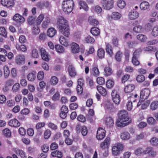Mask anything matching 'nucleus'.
<instances>
[{"label": "nucleus", "mask_w": 158, "mask_h": 158, "mask_svg": "<svg viewBox=\"0 0 158 158\" xmlns=\"http://www.w3.org/2000/svg\"><path fill=\"white\" fill-rule=\"evenodd\" d=\"M122 55V52L120 51H118L116 53L115 56L116 60L118 61H120Z\"/></svg>", "instance_id": "nucleus-47"}, {"label": "nucleus", "mask_w": 158, "mask_h": 158, "mask_svg": "<svg viewBox=\"0 0 158 158\" xmlns=\"http://www.w3.org/2000/svg\"><path fill=\"white\" fill-rule=\"evenodd\" d=\"M44 18V15H40L38 17L36 21V23L37 25L40 24Z\"/></svg>", "instance_id": "nucleus-52"}, {"label": "nucleus", "mask_w": 158, "mask_h": 158, "mask_svg": "<svg viewBox=\"0 0 158 158\" xmlns=\"http://www.w3.org/2000/svg\"><path fill=\"white\" fill-rule=\"evenodd\" d=\"M1 3L3 6L8 8L13 7L14 4V0H2Z\"/></svg>", "instance_id": "nucleus-10"}, {"label": "nucleus", "mask_w": 158, "mask_h": 158, "mask_svg": "<svg viewBox=\"0 0 158 158\" xmlns=\"http://www.w3.org/2000/svg\"><path fill=\"white\" fill-rule=\"evenodd\" d=\"M88 20L90 24L93 26H96L98 24V22L97 20L92 19L91 17H89Z\"/></svg>", "instance_id": "nucleus-42"}, {"label": "nucleus", "mask_w": 158, "mask_h": 158, "mask_svg": "<svg viewBox=\"0 0 158 158\" xmlns=\"http://www.w3.org/2000/svg\"><path fill=\"white\" fill-rule=\"evenodd\" d=\"M142 27L140 25H138L135 26L133 28V30L134 32L137 33H141L142 31Z\"/></svg>", "instance_id": "nucleus-43"}, {"label": "nucleus", "mask_w": 158, "mask_h": 158, "mask_svg": "<svg viewBox=\"0 0 158 158\" xmlns=\"http://www.w3.org/2000/svg\"><path fill=\"white\" fill-rule=\"evenodd\" d=\"M16 62L19 65H22L25 63V57L23 55H19L16 57Z\"/></svg>", "instance_id": "nucleus-15"}, {"label": "nucleus", "mask_w": 158, "mask_h": 158, "mask_svg": "<svg viewBox=\"0 0 158 158\" xmlns=\"http://www.w3.org/2000/svg\"><path fill=\"white\" fill-rule=\"evenodd\" d=\"M137 39L141 42H144L147 39V37L145 35L140 34L137 36Z\"/></svg>", "instance_id": "nucleus-48"}, {"label": "nucleus", "mask_w": 158, "mask_h": 158, "mask_svg": "<svg viewBox=\"0 0 158 158\" xmlns=\"http://www.w3.org/2000/svg\"><path fill=\"white\" fill-rule=\"evenodd\" d=\"M117 6L119 8L123 9L126 6L125 2L123 0H119L118 2Z\"/></svg>", "instance_id": "nucleus-44"}, {"label": "nucleus", "mask_w": 158, "mask_h": 158, "mask_svg": "<svg viewBox=\"0 0 158 158\" xmlns=\"http://www.w3.org/2000/svg\"><path fill=\"white\" fill-rule=\"evenodd\" d=\"M7 52L4 48H0V56H7Z\"/></svg>", "instance_id": "nucleus-62"}, {"label": "nucleus", "mask_w": 158, "mask_h": 158, "mask_svg": "<svg viewBox=\"0 0 158 158\" xmlns=\"http://www.w3.org/2000/svg\"><path fill=\"white\" fill-rule=\"evenodd\" d=\"M121 17V15L119 13L116 12H113L111 16V18L115 20H117L119 19Z\"/></svg>", "instance_id": "nucleus-29"}, {"label": "nucleus", "mask_w": 158, "mask_h": 158, "mask_svg": "<svg viewBox=\"0 0 158 158\" xmlns=\"http://www.w3.org/2000/svg\"><path fill=\"white\" fill-rule=\"evenodd\" d=\"M139 16V13L136 11H131L129 14V18L131 20H134Z\"/></svg>", "instance_id": "nucleus-17"}, {"label": "nucleus", "mask_w": 158, "mask_h": 158, "mask_svg": "<svg viewBox=\"0 0 158 158\" xmlns=\"http://www.w3.org/2000/svg\"><path fill=\"white\" fill-rule=\"evenodd\" d=\"M101 4L103 8L106 10H110L113 6L112 0H102Z\"/></svg>", "instance_id": "nucleus-4"}, {"label": "nucleus", "mask_w": 158, "mask_h": 158, "mask_svg": "<svg viewBox=\"0 0 158 158\" xmlns=\"http://www.w3.org/2000/svg\"><path fill=\"white\" fill-rule=\"evenodd\" d=\"M59 41L60 43L65 46L67 47L69 45L68 42L67 40L63 36H61L59 39Z\"/></svg>", "instance_id": "nucleus-34"}, {"label": "nucleus", "mask_w": 158, "mask_h": 158, "mask_svg": "<svg viewBox=\"0 0 158 158\" xmlns=\"http://www.w3.org/2000/svg\"><path fill=\"white\" fill-rule=\"evenodd\" d=\"M55 49L57 52L59 53H63L64 52L63 47L60 45H56L55 46Z\"/></svg>", "instance_id": "nucleus-33"}, {"label": "nucleus", "mask_w": 158, "mask_h": 158, "mask_svg": "<svg viewBox=\"0 0 158 158\" xmlns=\"http://www.w3.org/2000/svg\"><path fill=\"white\" fill-rule=\"evenodd\" d=\"M106 50L110 56H111L113 55V49L111 45L108 43L106 44Z\"/></svg>", "instance_id": "nucleus-22"}, {"label": "nucleus", "mask_w": 158, "mask_h": 158, "mask_svg": "<svg viewBox=\"0 0 158 158\" xmlns=\"http://www.w3.org/2000/svg\"><path fill=\"white\" fill-rule=\"evenodd\" d=\"M56 31L54 28H49L47 31V34L48 36L52 37L56 34Z\"/></svg>", "instance_id": "nucleus-21"}, {"label": "nucleus", "mask_w": 158, "mask_h": 158, "mask_svg": "<svg viewBox=\"0 0 158 158\" xmlns=\"http://www.w3.org/2000/svg\"><path fill=\"white\" fill-rule=\"evenodd\" d=\"M134 85L131 84L127 85L125 88L124 91L126 93H129L133 91L135 89Z\"/></svg>", "instance_id": "nucleus-20"}, {"label": "nucleus", "mask_w": 158, "mask_h": 158, "mask_svg": "<svg viewBox=\"0 0 158 158\" xmlns=\"http://www.w3.org/2000/svg\"><path fill=\"white\" fill-rule=\"evenodd\" d=\"M143 149L142 148H139L135 151V154L136 155H140L143 154Z\"/></svg>", "instance_id": "nucleus-64"}, {"label": "nucleus", "mask_w": 158, "mask_h": 158, "mask_svg": "<svg viewBox=\"0 0 158 158\" xmlns=\"http://www.w3.org/2000/svg\"><path fill=\"white\" fill-rule=\"evenodd\" d=\"M68 111L67 107L65 106H63L60 108V118L63 119L65 118L67 116Z\"/></svg>", "instance_id": "nucleus-9"}, {"label": "nucleus", "mask_w": 158, "mask_h": 158, "mask_svg": "<svg viewBox=\"0 0 158 158\" xmlns=\"http://www.w3.org/2000/svg\"><path fill=\"white\" fill-rule=\"evenodd\" d=\"M129 117L127 112L125 110L120 111L118 113V118L116 124L119 127H123L129 124L130 121H129Z\"/></svg>", "instance_id": "nucleus-2"}, {"label": "nucleus", "mask_w": 158, "mask_h": 158, "mask_svg": "<svg viewBox=\"0 0 158 158\" xmlns=\"http://www.w3.org/2000/svg\"><path fill=\"white\" fill-rule=\"evenodd\" d=\"M71 50L72 53H76L80 51L79 45L75 43H73L71 44Z\"/></svg>", "instance_id": "nucleus-14"}, {"label": "nucleus", "mask_w": 158, "mask_h": 158, "mask_svg": "<svg viewBox=\"0 0 158 158\" xmlns=\"http://www.w3.org/2000/svg\"><path fill=\"white\" fill-rule=\"evenodd\" d=\"M149 3L146 1L141 2L140 5V8L142 10H145L148 9L149 7Z\"/></svg>", "instance_id": "nucleus-28"}, {"label": "nucleus", "mask_w": 158, "mask_h": 158, "mask_svg": "<svg viewBox=\"0 0 158 158\" xmlns=\"http://www.w3.org/2000/svg\"><path fill=\"white\" fill-rule=\"evenodd\" d=\"M0 35L5 37H6L7 33L5 28L2 27H0Z\"/></svg>", "instance_id": "nucleus-53"}, {"label": "nucleus", "mask_w": 158, "mask_h": 158, "mask_svg": "<svg viewBox=\"0 0 158 158\" xmlns=\"http://www.w3.org/2000/svg\"><path fill=\"white\" fill-rule=\"evenodd\" d=\"M150 109L152 110H155L158 108V101H154L152 102L150 105Z\"/></svg>", "instance_id": "nucleus-38"}, {"label": "nucleus", "mask_w": 158, "mask_h": 158, "mask_svg": "<svg viewBox=\"0 0 158 158\" xmlns=\"http://www.w3.org/2000/svg\"><path fill=\"white\" fill-rule=\"evenodd\" d=\"M106 131L103 129L99 128L97 131L96 137L98 140H102L105 136Z\"/></svg>", "instance_id": "nucleus-8"}, {"label": "nucleus", "mask_w": 158, "mask_h": 158, "mask_svg": "<svg viewBox=\"0 0 158 158\" xmlns=\"http://www.w3.org/2000/svg\"><path fill=\"white\" fill-rule=\"evenodd\" d=\"M4 75L5 78L8 77L10 75V71L8 67L5 65L3 67Z\"/></svg>", "instance_id": "nucleus-31"}, {"label": "nucleus", "mask_w": 158, "mask_h": 158, "mask_svg": "<svg viewBox=\"0 0 158 158\" xmlns=\"http://www.w3.org/2000/svg\"><path fill=\"white\" fill-rule=\"evenodd\" d=\"M120 137L123 140H128L130 137V135L128 132L125 131L123 132L121 134Z\"/></svg>", "instance_id": "nucleus-26"}, {"label": "nucleus", "mask_w": 158, "mask_h": 158, "mask_svg": "<svg viewBox=\"0 0 158 158\" xmlns=\"http://www.w3.org/2000/svg\"><path fill=\"white\" fill-rule=\"evenodd\" d=\"M110 143V138L107 137L104 140V142L101 143L100 147L102 149H107Z\"/></svg>", "instance_id": "nucleus-16"}, {"label": "nucleus", "mask_w": 158, "mask_h": 158, "mask_svg": "<svg viewBox=\"0 0 158 158\" xmlns=\"http://www.w3.org/2000/svg\"><path fill=\"white\" fill-rule=\"evenodd\" d=\"M136 80L138 82H142L145 80V77L142 74L139 75L136 77Z\"/></svg>", "instance_id": "nucleus-39"}, {"label": "nucleus", "mask_w": 158, "mask_h": 158, "mask_svg": "<svg viewBox=\"0 0 158 158\" xmlns=\"http://www.w3.org/2000/svg\"><path fill=\"white\" fill-rule=\"evenodd\" d=\"M97 82L99 85H102L105 83V81L103 77H99L97 78Z\"/></svg>", "instance_id": "nucleus-56"}, {"label": "nucleus", "mask_w": 158, "mask_h": 158, "mask_svg": "<svg viewBox=\"0 0 158 158\" xmlns=\"http://www.w3.org/2000/svg\"><path fill=\"white\" fill-rule=\"evenodd\" d=\"M41 55L42 59L45 61H48L49 60L48 55L45 49L43 48L40 49Z\"/></svg>", "instance_id": "nucleus-13"}, {"label": "nucleus", "mask_w": 158, "mask_h": 158, "mask_svg": "<svg viewBox=\"0 0 158 158\" xmlns=\"http://www.w3.org/2000/svg\"><path fill=\"white\" fill-rule=\"evenodd\" d=\"M74 5L72 0H64L62 3L63 10L66 14L69 13L72 11Z\"/></svg>", "instance_id": "nucleus-3"}, {"label": "nucleus", "mask_w": 158, "mask_h": 158, "mask_svg": "<svg viewBox=\"0 0 158 158\" xmlns=\"http://www.w3.org/2000/svg\"><path fill=\"white\" fill-rule=\"evenodd\" d=\"M3 132L4 135L7 137H10L11 135L10 130L8 128H6L4 129L3 131Z\"/></svg>", "instance_id": "nucleus-51"}, {"label": "nucleus", "mask_w": 158, "mask_h": 158, "mask_svg": "<svg viewBox=\"0 0 158 158\" xmlns=\"http://www.w3.org/2000/svg\"><path fill=\"white\" fill-rule=\"evenodd\" d=\"M150 142L153 145H157L158 144V139L156 137H153L150 140Z\"/></svg>", "instance_id": "nucleus-58"}, {"label": "nucleus", "mask_w": 158, "mask_h": 158, "mask_svg": "<svg viewBox=\"0 0 158 158\" xmlns=\"http://www.w3.org/2000/svg\"><path fill=\"white\" fill-rule=\"evenodd\" d=\"M79 5L80 6V9H83L85 11H87L88 10V7L85 2L83 1H81L79 2Z\"/></svg>", "instance_id": "nucleus-27"}, {"label": "nucleus", "mask_w": 158, "mask_h": 158, "mask_svg": "<svg viewBox=\"0 0 158 158\" xmlns=\"http://www.w3.org/2000/svg\"><path fill=\"white\" fill-rule=\"evenodd\" d=\"M104 75L106 76H110L113 72L112 69L109 67H106L104 69Z\"/></svg>", "instance_id": "nucleus-24"}, {"label": "nucleus", "mask_w": 158, "mask_h": 158, "mask_svg": "<svg viewBox=\"0 0 158 158\" xmlns=\"http://www.w3.org/2000/svg\"><path fill=\"white\" fill-rule=\"evenodd\" d=\"M50 19L48 17H46L44 21L42 24V27L44 28H46L47 27L48 24L50 23Z\"/></svg>", "instance_id": "nucleus-36"}, {"label": "nucleus", "mask_w": 158, "mask_h": 158, "mask_svg": "<svg viewBox=\"0 0 158 158\" xmlns=\"http://www.w3.org/2000/svg\"><path fill=\"white\" fill-rule=\"evenodd\" d=\"M14 20L19 23H23L25 21L24 18L19 14H15L13 17Z\"/></svg>", "instance_id": "nucleus-12"}, {"label": "nucleus", "mask_w": 158, "mask_h": 158, "mask_svg": "<svg viewBox=\"0 0 158 158\" xmlns=\"http://www.w3.org/2000/svg\"><path fill=\"white\" fill-rule=\"evenodd\" d=\"M106 124L107 127H111L113 126L114 124L113 120L110 117H108L106 118Z\"/></svg>", "instance_id": "nucleus-30"}, {"label": "nucleus", "mask_w": 158, "mask_h": 158, "mask_svg": "<svg viewBox=\"0 0 158 158\" xmlns=\"http://www.w3.org/2000/svg\"><path fill=\"white\" fill-rule=\"evenodd\" d=\"M152 35L154 36H157L158 35V26L154 27L153 28Z\"/></svg>", "instance_id": "nucleus-46"}, {"label": "nucleus", "mask_w": 158, "mask_h": 158, "mask_svg": "<svg viewBox=\"0 0 158 158\" xmlns=\"http://www.w3.org/2000/svg\"><path fill=\"white\" fill-rule=\"evenodd\" d=\"M114 84V82L110 80H108L106 82V86L107 88L110 89L112 87Z\"/></svg>", "instance_id": "nucleus-54"}, {"label": "nucleus", "mask_w": 158, "mask_h": 158, "mask_svg": "<svg viewBox=\"0 0 158 158\" xmlns=\"http://www.w3.org/2000/svg\"><path fill=\"white\" fill-rule=\"evenodd\" d=\"M77 119L78 121L83 123L85 122L86 120L85 117L81 114L78 116Z\"/></svg>", "instance_id": "nucleus-63"}, {"label": "nucleus", "mask_w": 158, "mask_h": 158, "mask_svg": "<svg viewBox=\"0 0 158 158\" xmlns=\"http://www.w3.org/2000/svg\"><path fill=\"white\" fill-rule=\"evenodd\" d=\"M81 132L83 136H86L87 134L88 130L87 127L85 126L82 127L81 129Z\"/></svg>", "instance_id": "nucleus-50"}, {"label": "nucleus", "mask_w": 158, "mask_h": 158, "mask_svg": "<svg viewBox=\"0 0 158 158\" xmlns=\"http://www.w3.org/2000/svg\"><path fill=\"white\" fill-rule=\"evenodd\" d=\"M31 56L32 58H38L39 55L38 51L36 49H33L31 52Z\"/></svg>", "instance_id": "nucleus-45"}, {"label": "nucleus", "mask_w": 158, "mask_h": 158, "mask_svg": "<svg viewBox=\"0 0 158 158\" xmlns=\"http://www.w3.org/2000/svg\"><path fill=\"white\" fill-rule=\"evenodd\" d=\"M8 124L10 126L15 127H18L20 125V123L15 118L10 120Z\"/></svg>", "instance_id": "nucleus-11"}, {"label": "nucleus", "mask_w": 158, "mask_h": 158, "mask_svg": "<svg viewBox=\"0 0 158 158\" xmlns=\"http://www.w3.org/2000/svg\"><path fill=\"white\" fill-rule=\"evenodd\" d=\"M85 41L88 43L92 44L94 42V40L93 38L90 35H88L85 39Z\"/></svg>", "instance_id": "nucleus-59"}, {"label": "nucleus", "mask_w": 158, "mask_h": 158, "mask_svg": "<svg viewBox=\"0 0 158 158\" xmlns=\"http://www.w3.org/2000/svg\"><path fill=\"white\" fill-rule=\"evenodd\" d=\"M123 146L121 143H118L116 145L114 146L112 148L113 154L116 156L118 155L121 151L123 149Z\"/></svg>", "instance_id": "nucleus-5"}, {"label": "nucleus", "mask_w": 158, "mask_h": 158, "mask_svg": "<svg viewBox=\"0 0 158 158\" xmlns=\"http://www.w3.org/2000/svg\"><path fill=\"white\" fill-rule=\"evenodd\" d=\"M16 48L18 51H21L23 52H26L27 50V47L24 45H20L19 44H16Z\"/></svg>", "instance_id": "nucleus-35"}, {"label": "nucleus", "mask_w": 158, "mask_h": 158, "mask_svg": "<svg viewBox=\"0 0 158 158\" xmlns=\"http://www.w3.org/2000/svg\"><path fill=\"white\" fill-rule=\"evenodd\" d=\"M105 108L108 110L113 111L114 110V107L111 102H107L105 104Z\"/></svg>", "instance_id": "nucleus-23"}, {"label": "nucleus", "mask_w": 158, "mask_h": 158, "mask_svg": "<svg viewBox=\"0 0 158 158\" xmlns=\"http://www.w3.org/2000/svg\"><path fill=\"white\" fill-rule=\"evenodd\" d=\"M97 88L99 92L102 96H105L106 95L107 93L106 90L102 86L98 85Z\"/></svg>", "instance_id": "nucleus-19"}, {"label": "nucleus", "mask_w": 158, "mask_h": 158, "mask_svg": "<svg viewBox=\"0 0 158 158\" xmlns=\"http://www.w3.org/2000/svg\"><path fill=\"white\" fill-rule=\"evenodd\" d=\"M44 74L43 71H40L38 73L37 77L39 80H42L44 78Z\"/></svg>", "instance_id": "nucleus-61"}, {"label": "nucleus", "mask_w": 158, "mask_h": 158, "mask_svg": "<svg viewBox=\"0 0 158 158\" xmlns=\"http://www.w3.org/2000/svg\"><path fill=\"white\" fill-rule=\"evenodd\" d=\"M58 79L56 76L52 77L50 80L51 85H56L58 83Z\"/></svg>", "instance_id": "nucleus-40"}, {"label": "nucleus", "mask_w": 158, "mask_h": 158, "mask_svg": "<svg viewBox=\"0 0 158 158\" xmlns=\"http://www.w3.org/2000/svg\"><path fill=\"white\" fill-rule=\"evenodd\" d=\"M147 122L150 125H153L156 123V120L152 117H149L148 118Z\"/></svg>", "instance_id": "nucleus-49"}, {"label": "nucleus", "mask_w": 158, "mask_h": 158, "mask_svg": "<svg viewBox=\"0 0 158 158\" xmlns=\"http://www.w3.org/2000/svg\"><path fill=\"white\" fill-rule=\"evenodd\" d=\"M142 51L141 49H138L136 50L133 53V56L134 57L137 58Z\"/></svg>", "instance_id": "nucleus-60"}, {"label": "nucleus", "mask_w": 158, "mask_h": 158, "mask_svg": "<svg viewBox=\"0 0 158 158\" xmlns=\"http://www.w3.org/2000/svg\"><path fill=\"white\" fill-rule=\"evenodd\" d=\"M51 135V132L50 130H46L44 133V137L45 139H47L49 138Z\"/></svg>", "instance_id": "nucleus-57"}, {"label": "nucleus", "mask_w": 158, "mask_h": 158, "mask_svg": "<svg viewBox=\"0 0 158 158\" xmlns=\"http://www.w3.org/2000/svg\"><path fill=\"white\" fill-rule=\"evenodd\" d=\"M90 32L94 35H98L100 33L99 29L97 27H93L91 28Z\"/></svg>", "instance_id": "nucleus-32"}, {"label": "nucleus", "mask_w": 158, "mask_h": 158, "mask_svg": "<svg viewBox=\"0 0 158 158\" xmlns=\"http://www.w3.org/2000/svg\"><path fill=\"white\" fill-rule=\"evenodd\" d=\"M111 96L113 102L116 104H119L120 101V98L119 95L117 94V92L115 90L112 91Z\"/></svg>", "instance_id": "nucleus-7"}, {"label": "nucleus", "mask_w": 158, "mask_h": 158, "mask_svg": "<svg viewBox=\"0 0 158 158\" xmlns=\"http://www.w3.org/2000/svg\"><path fill=\"white\" fill-rule=\"evenodd\" d=\"M150 94L149 90L148 89H144L141 91L140 94V100L144 101L147 99L149 96Z\"/></svg>", "instance_id": "nucleus-6"}, {"label": "nucleus", "mask_w": 158, "mask_h": 158, "mask_svg": "<svg viewBox=\"0 0 158 158\" xmlns=\"http://www.w3.org/2000/svg\"><path fill=\"white\" fill-rule=\"evenodd\" d=\"M20 87V85L19 83H15L13 86L12 91L14 92H17L19 90Z\"/></svg>", "instance_id": "nucleus-41"}, {"label": "nucleus", "mask_w": 158, "mask_h": 158, "mask_svg": "<svg viewBox=\"0 0 158 158\" xmlns=\"http://www.w3.org/2000/svg\"><path fill=\"white\" fill-rule=\"evenodd\" d=\"M68 72L69 75L72 77H74L76 75L77 73L75 68L72 65H70L69 66Z\"/></svg>", "instance_id": "nucleus-18"}, {"label": "nucleus", "mask_w": 158, "mask_h": 158, "mask_svg": "<svg viewBox=\"0 0 158 158\" xmlns=\"http://www.w3.org/2000/svg\"><path fill=\"white\" fill-rule=\"evenodd\" d=\"M41 148L43 152L47 153L49 150V147L47 144H44L42 145Z\"/></svg>", "instance_id": "nucleus-55"}, {"label": "nucleus", "mask_w": 158, "mask_h": 158, "mask_svg": "<svg viewBox=\"0 0 158 158\" xmlns=\"http://www.w3.org/2000/svg\"><path fill=\"white\" fill-rule=\"evenodd\" d=\"M98 56L100 58L104 57L105 55V51L102 48L99 49L98 50Z\"/></svg>", "instance_id": "nucleus-37"}, {"label": "nucleus", "mask_w": 158, "mask_h": 158, "mask_svg": "<svg viewBox=\"0 0 158 158\" xmlns=\"http://www.w3.org/2000/svg\"><path fill=\"white\" fill-rule=\"evenodd\" d=\"M57 25L59 31L65 36L68 37L70 32L67 21L63 17L58 16L57 18Z\"/></svg>", "instance_id": "nucleus-1"}, {"label": "nucleus", "mask_w": 158, "mask_h": 158, "mask_svg": "<svg viewBox=\"0 0 158 158\" xmlns=\"http://www.w3.org/2000/svg\"><path fill=\"white\" fill-rule=\"evenodd\" d=\"M36 73L35 72H33L28 73L27 76L28 80L31 81L35 80L36 78Z\"/></svg>", "instance_id": "nucleus-25"}]
</instances>
